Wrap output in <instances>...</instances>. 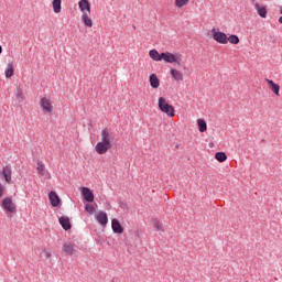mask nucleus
Masks as SVG:
<instances>
[{
  "label": "nucleus",
  "mask_w": 282,
  "mask_h": 282,
  "mask_svg": "<svg viewBox=\"0 0 282 282\" xmlns=\"http://www.w3.org/2000/svg\"><path fill=\"white\" fill-rule=\"evenodd\" d=\"M48 198L51 202V206H53L54 208H56L61 204V198L58 197V194H56V192L54 191L50 192Z\"/></svg>",
  "instance_id": "f8f14e48"
},
{
  "label": "nucleus",
  "mask_w": 282,
  "mask_h": 282,
  "mask_svg": "<svg viewBox=\"0 0 282 282\" xmlns=\"http://www.w3.org/2000/svg\"><path fill=\"white\" fill-rule=\"evenodd\" d=\"M40 105L46 113H52V102H50V99L47 98H42L40 101Z\"/></svg>",
  "instance_id": "ddd939ff"
},
{
  "label": "nucleus",
  "mask_w": 282,
  "mask_h": 282,
  "mask_svg": "<svg viewBox=\"0 0 282 282\" xmlns=\"http://www.w3.org/2000/svg\"><path fill=\"white\" fill-rule=\"evenodd\" d=\"M101 142L106 144H111L113 142V137L111 135V132L107 129H104L101 131Z\"/></svg>",
  "instance_id": "9b49d317"
},
{
  "label": "nucleus",
  "mask_w": 282,
  "mask_h": 282,
  "mask_svg": "<svg viewBox=\"0 0 282 282\" xmlns=\"http://www.w3.org/2000/svg\"><path fill=\"white\" fill-rule=\"evenodd\" d=\"M82 194L84 199H86L87 202L89 203L94 202V192H91V189H89L88 187H83Z\"/></svg>",
  "instance_id": "4468645a"
},
{
  "label": "nucleus",
  "mask_w": 282,
  "mask_h": 282,
  "mask_svg": "<svg viewBox=\"0 0 282 282\" xmlns=\"http://www.w3.org/2000/svg\"><path fill=\"white\" fill-rule=\"evenodd\" d=\"M62 250L63 252H65V254H68L69 257H72V254L76 252V245L72 242H65L62 247Z\"/></svg>",
  "instance_id": "6e6552de"
},
{
  "label": "nucleus",
  "mask_w": 282,
  "mask_h": 282,
  "mask_svg": "<svg viewBox=\"0 0 282 282\" xmlns=\"http://www.w3.org/2000/svg\"><path fill=\"white\" fill-rule=\"evenodd\" d=\"M4 74L7 78H12V76H14V67H12V64H8V68Z\"/></svg>",
  "instance_id": "b1692460"
},
{
  "label": "nucleus",
  "mask_w": 282,
  "mask_h": 282,
  "mask_svg": "<svg viewBox=\"0 0 282 282\" xmlns=\"http://www.w3.org/2000/svg\"><path fill=\"white\" fill-rule=\"evenodd\" d=\"M159 109L162 111V113H166V116L170 118L175 116V108L173 105H170L164 97L159 98Z\"/></svg>",
  "instance_id": "f03ea898"
},
{
  "label": "nucleus",
  "mask_w": 282,
  "mask_h": 282,
  "mask_svg": "<svg viewBox=\"0 0 282 282\" xmlns=\"http://www.w3.org/2000/svg\"><path fill=\"white\" fill-rule=\"evenodd\" d=\"M171 76L174 78V80H184V75L175 68L171 69Z\"/></svg>",
  "instance_id": "412c9836"
},
{
  "label": "nucleus",
  "mask_w": 282,
  "mask_h": 282,
  "mask_svg": "<svg viewBox=\"0 0 282 282\" xmlns=\"http://www.w3.org/2000/svg\"><path fill=\"white\" fill-rule=\"evenodd\" d=\"M268 86L270 89L275 94V96H279V91L281 90V86L279 84H275L272 82V79H267Z\"/></svg>",
  "instance_id": "dca6fc26"
},
{
  "label": "nucleus",
  "mask_w": 282,
  "mask_h": 282,
  "mask_svg": "<svg viewBox=\"0 0 282 282\" xmlns=\"http://www.w3.org/2000/svg\"><path fill=\"white\" fill-rule=\"evenodd\" d=\"M197 127L200 133H205L208 129V124L206 123V120L204 119H198L197 120Z\"/></svg>",
  "instance_id": "aec40b11"
},
{
  "label": "nucleus",
  "mask_w": 282,
  "mask_h": 282,
  "mask_svg": "<svg viewBox=\"0 0 282 282\" xmlns=\"http://www.w3.org/2000/svg\"><path fill=\"white\" fill-rule=\"evenodd\" d=\"M149 56L150 58H152V61H156V62L162 61V53L158 52V50H151L149 52Z\"/></svg>",
  "instance_id": "6ab92c4d"
},
{
  "label": "nucleus",
  "mask_w": 282,
  "mask_h": 282,
  "mask_svg": "<svg viewBox=\"0 0 282 282\" xmlns=\"http://www.w3.org/2000/svg\"><path fill=\"white\" fill-rule=\"evenodd\" d=\"M96 220L100 226H107V224H109V217L105 212H99L96 216Z\"/></svg>",
  "instance_id": "9d476101"
},
{
  "label": "nucleus",
  "mask_w": 282,
  "mask_h": 282,
  "mask_svg": "<svg viewBox=\"0 0 282 282\" xmlns=\"http://www.w3.org/2000/svg\"><path fill=\"white\" fill-rule=\"evenodd\" d=\"M59 224L62 228H64L65 230H72V223L69 221V217L67 216L59 217Z\"/></svg>",
  "instance_id": "2eb2a0df"
},
{
  "label": "nucleus",
  "mask_w": 282,
  "mask_h": 282,
  "mask_svg": "<svg viewBox=\"0 0 282 282\" xmlns=\"http://www.w3.org/2000/svg\"><path fill=\"white\" fill-rule=\"evenodd\" d=\"M111 228H112V232H115L116 235H122V232H124V228L120 224V220L116 218L111 220Z\"/></svg>",
  "instance_id": "0eeeda50"
},
{
  "label": "nucleus",
  "mask_w": 282,
  "mask_h": 282,
  "mask_svg": "<svg viewBox=\"0 0 282 282\" xmlns=\"http://www.w3.org/2000/svg\"><path fill=\"white\" fill-rule=\"evenodd\" d=\"M2 208H4L7 213H17V205L13 204L12 198L10 197L2 199Z\"/></svg>",
  "instance_id": "39448f33"
},
{
  "label": "nucleus",
  "mask_w": 282,
  "mask_h": 282,
  "mask_svg": "<svg viewBox=\"0 0 282 282\" xmlns=\"http://www.w3.org/2000/svg\"><path fill=\"white\" fill-rule=\"evenodd\" d=\"M15 98L19 102H23V100L25 99V96L23 95V90H21V88H17Z\"/></svg>",
  "instance_id": "393cba45"
},
{
  "label": "nucleus",
  "mask_w": 282,
  "mask_h": 282,
  "mask_svg": "<svg viewBox=\"0 0 282 282\" xmlns=\"http://www.w3.org/2000/svg\"><path fill=\"white\" fill-rule=\"evenodd\" d=\"M150 86L152 89H158V87H160V78H158V75H150Z\"/></svg>",
  "instance_id": "a211bd4d"
},
{
  "label": "nucleus",
  "mask_w": 282,
  "mask_h": 282,
  "mask_svg": "<svg viewBox=\"0 0 282 282\" xmlns=\"http://www.w3.org/2000/svg\"><path fill=\"white\" fill-rule=\"evenodd\" d=\"M3 52V47L0 45V54H2Z\"/></svg>",
  "instance_id": "473e14b6"
},
{
  "label": "nucleus",
  "mask_w": 282,
  "mask_h": 282,
  "mask_svg": "<svg viewBox=\"0 0 282 282\" xmlns=\"http://www.w3.org/2000/svg\"><path fill=\"white\" fill-rule=\"evenodd\" d=\"M61 3H63V0H53L52 2L55 14H61V10H62Z\"/></svg>",
  "instance_id": "4be33fe9"
},
{
  "label": "nucleus",
  "mask_w": 282,
  "mask_h": 282,
  "mask_svg": "<svg viewBox=\"0 0 282 282\" xmlns=\"http://www.w3.org/2000/svg\"><path fill=\"white\" fill-rule=\"evenodd\" d=\"M36 171L39 175H45V165L43 164V162L37 161Z\"/></svg>",
  "instance_id": "a878e982"
},
{
  "label": "nucleus",
  "mask_w": 282,
  "mask_h": 282,
  "mask_svg": "<svg viewBox=\"0 0 282 282\" xmlns=\"http://www.w3.org/2000/svg\"><path fill=\"white\" fill-rule=\"evenodd\" d=\"M111 147L112 144L100 141L96 144L95 151L98 153V155H105V153H107Z\"/></svg>",
  "instance_id": "423d86ee"
},
{
  "label": "nucleus",
  "mask_w": 282,
  "mask_h": 282,
  "mask_svg": "<svg viewBox=\"0 0 282 282\" xmlns=\"http://www.w3.org/2000/svg\"><path fill=\"white\" fill-rule=\"evenodd\" d=\"M46 257H50V253H46Z\"/></svg>",
  "instance_id": "e433bc0d"
},
{
  "label": "nucleus",
  "mask_w": 282,
  "mask_h": 282,
  "mask_svg": "<svg viewBox=\"0 0 282 282\" xmlns=\"http://www.w3.org/2000/svg\"><path fill=\"white\" fill-rule=\"evenodd\" d=\"M78 6L80 12H83V23L86 25V28H94V21L91 18H89V14H91V3H89V0H79Z\"/></svg>",
  "instance_id": "f257e3e1"
},
{
  "label": "nucleus",
  "mask_w": 282,
  "mask_h": 282,
  "mask_svg": "<svg viewBox=\"0 0 282 282\" xmlns=\"http://www.w3.org/2000/svg\"><path fill=\"white\" fill-rule=\"evenodd\" d=\"M212 34H213L214 41H216L217 43H220L221 45L228 44V35H226V33L217 29H213Z\"/></svg>",
  "instance_id": "7ed1b4c3"
},
{
  "label": "nucleus",
  "mask_w": 282,
  "mask_h": 282,
  "mask_svg": "<svg viewBox=\"0 0 282 282\" xmlns=\"http://www.w3.org/2000/svg\"><path fill=\"white\" fill-rule=\"evenodd\" d=\"M189 0H175L176 8H184V6H188Z\"/></svg>",
  "instance_id": "cd10ccee"
},
{
  "label": "nucleus",
  "mask_w": 282,
  "mask_h": 282,
  "mask_svg": "<svg viewBox=\"0 0 282 282\" xmlns=\"http://www.w3.org/2000/svg\"><path fill=\"white\" fill-rule=\"evenodd\" d=\"M215 160H217V162H226V160H228V155H226V152H217L215 154Z\"/></svg>",
  "instance_id": "5701e85b"
},
{
  "label": "nucleus",
  "mask_w": 282,
  "mask_h": 282,
  "mask_svg": "<svg viewBox=\"0 0 282 282\" xmlns=\"http://www.w3.org/2000/svg\"><path fill=\"white\" fill-rule=\"evenodd\" d=\"M2 175L7 184H12V167L10 165L3 167Z\"/></svg>",
  "instance_id": "1a4fd4ad"
},
{
  "label": "nucleus",
  "mask_w": 282,
  "mask_h": 282,
  "mask_svg": "<svg viewBox=\"0 0 282 282\" xmlns=\"http://www.w3.org/2000/svg\"><path fill=\"white\" fill-rule=\"evenodd\" d=\"M153 226H154V228H155L156 230H161V231L164 230V227H163L162 223H161L160 220H158V219H154V220H153Z\"/></svg>",
  "instance_id": "c85d7f7f"
},
{
  "label": "nucleus",
  "mask_w": 282,
  "mask_h": 282,
  "mask_svg": "<svg viewBox=\"0 0 282 282\" xmlns=\"http://www.w3.org/2000/svg\"><path fill=\"white\" fill-rule=\"evenodd\" d=\"M120 207H121V208H127V204L121 203V204H120Z\"/></svg>",
  "instance_id": "2f4dec72"
},
{
  "label": "nucleus",
  "mask_w": 282,
  "mask_h": 282,
  "mask_svg": "<svg viewBox=\"0 0 282 282\" xmlns=\"http://www.w3.org/2000/svg\"><path fill=\"white\" fill-rule=\"evenodd\" d=\"M231 43L232 45H239V36L237 35H230L227 37V42Z\"/></svg>",
  "instance_id": "bb28decb"
},
{
  "label": "nucleus",
  "mask_w": 282,
  "mask_h": 282,
  "mask_svg": "<svg viewBox=\"0 0 282 282\" xmlns=\"http://www.w3.org/2000/svg\"><path fill=\"white\" fill-rule=\"evenodd\" d=\"M4 191H6V187H3L2 184H0V197H3Z\"/></svg>",
  "instance_id": "7c9ffc66"
},
{
  "label": "nucleus",
  "mask_w": 282,
  "mask_h": 282,
  "mask_svg": "<svg viewBox=\"0 0 282 282\" xmlns=\"http://www.w3.org/2000/svg\"><path fill=\"white\" fill-rule=\"evenodd\" d=\"M254 8L262 19H265L268 17V9L265 7H260L259 3L254 4Z\"/></svg>",
  "instance_id": "f3484780"
},
{
  "label": "nucleus",
  "mask_w": 282,
  "mask_h": 282,
  "mask_svg": "<svg viewBox=\"0 0 282 282\" xmlns=\"http://www.w3.org/2000/svg\"><path fill=\"white\" fill-rule=\"evenodd\" d=\"M132 28H133V30H135V25H133Z\"/></svg>",
  "instance_id": "c9c22d12"
},
{
  "label": "nucleus",
  "mask_w": 282,
  "mask_h": 282,
  "mask_svg": "<svg viewBox=\"0 0 282 282\" xmlns=\"http://www.w3.org/2000/svg\"><path fill=\"white\" fill-rule=\"evenodd\" d=\"M161 61H164L165 63H176L180 65V61H182L180 57L175 56L173 53L163 52L161 53Z\"/></svg>",
  "instance_id": "20e7f679"
},
{
  "label": "nucleus",
  "mask_w": 282,
  "mask_h": 282,
  "mask_svg": "<svg viewBox=\"0 0 282 282\" xmlns=\"http://www.w3.org/2000/svg\"><path fill=\"white\" fill-rule=\"evenodd\" d=\"M85 210L86 213H89V215H94V213H96V207H94L93 205L86 204Z\"/></svg>",
  "instance_id": "c756f323"
},
{
  "label": "nucleus",
  "mask_w": 282,
  "mask_h": 282,
  "mask_svg": "<svg viewBox=\"0 0 282 282\" xmlns=\"http://www.w3.org/2000/svg\"><path fill=\"white\" fill-rule=\"evenodd\" d=\"M279 23H282V17L279 18Z\"/></svg>",
  "instance_id": "72a5a7b5"
},
{
  "label": "nucleus",
  "mask_w": 282,
  "mask_h": 282,
  "mask_svg": "<svg viewBox=\"0 0 282 282\" xmlns=\"http://www.w3.org/2000/svg\"><path fill=\"white\" fill-rule=\"evenodd\" d=\"M280 14H282V7H281V9H280Z\"/></svg>",
  "instance_id": "f704fd0d"
}]
</instances>
